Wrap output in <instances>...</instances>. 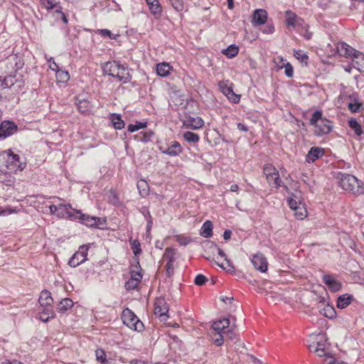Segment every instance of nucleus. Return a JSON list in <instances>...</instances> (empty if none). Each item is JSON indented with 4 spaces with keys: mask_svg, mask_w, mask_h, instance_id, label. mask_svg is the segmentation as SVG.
Here are the masks:
<instances>
[{
    "mask_svg": "<svg viewBox=\"0 0 364 364\" xmlns=\"http://www.w3.org/2000/svg\"><path fill=\"white\" fill-rule=\"evenodd\" d=\"M251 262L254 267L261 272H265L267 270V262L263 255L259 253L255 255Z\"/></svg>",
    "mask_w": 364,
    "mask_h": 364,
    "instance_id": "dca6fc26",
    "label": "nucleus"
},
{
    "mask_svg": "<svg viewBox=\"0 0 364 364\" xmlns=\"http://www.w3.org/2000/svg\"><path fill=\"white\" fill-rule=\"evenodd\" d=\"M267 20V13L265 10L259 9L255 10L252 14V23L255 26L263 25Z\"/></svg>",
    "mask_w": 364,
    "mask_h": 364,
    "instance_id": "6ab92c4d",
    "label": "nucleus"
},
{
    "mask_svg": "<svg viewBox=\"0 0 364 364\" xmlns=\"http://www.w3.org/2000/svg\"><path fill=\"white\" fill-rule=\"evenodd\" d=\"M90 245H81L78 250L69 259L68 264L76 267L87 260V252Z\"/></svg>",
    "mask_w": 364,
    "mask_h": 364,
    "instance_id": "1a4fd4ad",
    "label": "nucleus"
},
{
    "mask_svg": "<svg viewBox=\"0 0 364 364\" xmlns=\"http://www.w3.org/2000/svg\"><path fill=\"white\" fill-rule=\"evenodd\" d=\"M225 96L230 102L235 104L238 103L240 100V95L235 94L233 89L230 91V94H227Z\"/></svg>",
    "mask_w": 364,
    "mask_h": 364,
    "instance_id": "6e6d98bb",
    "label": "nucleus"
},
{
    "mask_svg": "<svg viewBox=\"0 0 364 364\" xmlns=\"http://www.w3.org/2000/svg\"><path fill=\"white\" fill-rule=\"evenodd\" d=\"M27 165L24 156L15 154L11 149L0 153V168L2 171L17 173L22 171Z\"/></svg>",
    "mask_w": 364,
    "mask_h": 364,
    "instance_id": "f257e3e1",
    "label": "nucleus"
},
{
    "mask_svg": "<svg viewBox=\"0 0 364 364\" xmlns=\"http://www.w3.org/2000/svg\"><path fill=\"white\" fill-rule=\"evenodd\" d=\"M38 302L42 309L39 312V318L43 322H47L49 319L54 318L55 312L53 308V299L50 292L47 290L42 291L38 299Z\"/></svg>",
    "mask_w": 364,
    "mask_h": 364,
    "instance_id": "20e7f679",
    "label": "nucleus"
},
{
    "mask_svg": "<svg viewBox=\"0 0 364 364\" xmlns=\"http://www.w3.org/2000/svg\"><path fill=\"white\" fill-rule=\"evenodd\" d=\"M13 213H16V210L12 209L11 208L7 207L4 208L0 207V216L9 215Z\"/></svg>",
    "mask_w": 364,
    "mask_h": 364,
    "instance_id": "0e129e2a",
    "label": "nucleus"
},
{
    "mask_svg": "<svg viewBox=\"0 0 364 364\" xmlns=\"http://www.w3.org/2000/svg\"><path fill=\"white\" fill-rule=\"evenodd\" d=\"M120 63L116 60L108 61L102 67L103 73L113 77H116V73L119 70Z\"/></svg>",
    "mask_w": 364,
    "mask_h": 364,
    "instance_id": "aec40b11",
    "label": "nucleus"
},
{
    "mask_svg": "<svg viewBox=\"0 0 364 364\" xmlns=\"http://www.w3.org/2000/svg\"><path fill=\"white\" fill-rule=\"evenodd\" d=\"M288 204L290 208L294 211V215L297 219L303 220L306 217V209L301 201H296L294 198H289Z\"/></svg>",
    "mask_w": 364,
    "mask_h": 364,
    "instance_id": "9b49d317",
    "label": "nucleus"
},
{
    "mask_svg": "<svg viewBox=\"0 0 364 364\" xmlns=\"http://www.w3.org/2000/svg\"><path fill=\"white\" fill-rule=\"evenodd\" d=\"M200 235L208 238L212 236L213 235V224L211 221L206 220L202 225L200 229Z\"/></svg>",
    "mask_w": 364,
    "mask_h": 364,
    "instance_id": "2f4dec72",
    "label": "nucleus"
},
{
    "mask_svg": "<svg viewBox=\"0 0 364 364\" xmlns=\"http://www.w3.org/2000/svg\"><path fill=\"white\" fill-rule=\"evenodd\" d=\"M110 119L113 126L117 129H122L124 127V122L122 119L121 115L119 114L113 113L110 116Z\"/></svg>",
    "mask_w": 364,
    "mask_h": 364,
    "instance_id": "72a5a7b5",
    "label": "nucleus"
},
{
    "mask_svg": "<svg viewBox=\"0 0 364 364\" xmlns=\"http://www.w3.org/2000/svg\"><path fill=\"white\" fill-rule=\"evenodd\" d=\"M54 198H56L60 203L56 205L52 204L49 205L50 213L52 215H55L58 218L77 220L75 217L77 209L73 208L69 203H63L64 200L60 198L55 197Z\"/></svg>",
    "mask_w": 364,
    "mask_h": 364,
    "instance_id": "7ed1b4c3",
    "label": "nucleus"
},
{
    "mask_svg": "<svg viewBox=\"0 0 364 364\" xmlns=\"http://www.w3.org/2000/svg\"><path fill=\"white\" fill-rule=\"evenodd\" d=\"M286 16V21L288 26H291L293 28L301 27L304 24V20L299 17L295 13L291 11H287L285 12Z\"/></svg>",
    "mask_w": 364,
    "mask_h": 364,
    "instance_id": "2eb2a0df",
    "label": "nucleus"
},
{
    "mask_svg": "<svg viewBox=\"0 0 364 364\" xmlns=\"http://www.w3.org/2000/svg\"><path fill=\"white\" fill-rule=\"evenodd\" d=\"M321 313L326 317L333 318L336 316V311L333 306L326 305L321 311Z\"/></svg>",
    "mask_w": 364,
    "mask_h": 364,
    "instance_id": "ea45409f",
    "label": "nucleus"
},
{
    "mask_svg": "<svg viewBox=\"0 0 364 364\" xmlns=\"http://www.w3.org/2000/svg\"><path fill=\"white\" fill-rule=\"evenodd\" d=\"M316 346L318 350H322L323 353H321L320 357L328 356V348L327 340L326 339L324 336H318L316 338Z\"/></svg>",
    "mask_w": 364,
    "mask_h": 364,
    "instance_id": "cd10ccee",
    "label": "nucleus"
},
{
    "mask_svg": "<svg viewBox=\"0 0 364 364\" xmlns=\"http://www.w3.org/2000/svg\"><path fill=\"white\" fill-rule=\"evenodd\" d=\"M230 320L223 318L213 322L212 325L213 331L225 333L226 330L230 326Z\"/></svg>",
    "mask_w": 364,
    "mask_h": 364,
    "instance_id": "4be33fe9",
    "label": "nucleus"
},
{
    "mask_svg": "<svg viewBox=\"0 0 364 364\" xmlns=\"http://www.w3.org/2000/svg\"><path fill=\"white\" fill-rule=\"evenodd\" d=\"M176 237V241L181 245H183V246H186L193 241V240L190 237H185L183 235H177Z\"/></svg>",
    "mask_w": 364,
    "mask_h": 364,
    "instance_id": "603ef678",
    "label": "nucleus"
},
{
    "mask_svg": "<svg viewBox=\"0 0 364 364\" xmlns=\"http://www.w3.org/2000/svg\"><path fill=\"white\" fill-rule=\"evenodd\" d=\"M23 65L24 63L23 60L16 55L12 56L7 60L8 68H11L17 72H19V70L23 68Z\"/></svg>",
    "mask_w": 364,
    "mask_h": 364,
    "instance_id": "c85d7f7f",
    "label": "nucleus"
},
{
    "mask_svg": "<svg viewBox=\"0 0 364 364\" xmlns=\"http://www.w3.org/2000/svg\"><path fill=\"white\" fill-rule=\"evenodd\" d=\"M263 172L269 186L277 188L282 186L279 171L274 166L269 164H265L263 168Z\"/></svg>",
    "mask_w": 364,
    "mask_h": 364,
    "instance_id": "6e6552de",
    "label": "nucleus"
},
{
    "mask_svg": "<svg viewBox=\"0 0 364 364\" xmlns=\"http://www.w3.org/2000/svg\"><path fill=\"white\" fill-rule=\"evenodd\" d=\"M307 27L308 25L305 23L303 26H301V29L304 31V32L302 33V36L306 40H310L313 36V33L307 29Z\"/></svg>",
    "mask_w": 364,
    "mask_h": 364,
    "instance_id": "680f3d73",
    "label": "nucleus"
},
{
    "mask_svg": "<svg viewBox=\"0 0 364 364\" xmlns=\"http://www.w3.org/2000/svg\"><path fill=\"white\" fill-rule=\"evenodd\" d=\"M212 247L213 249V251L215 250L218 252V255L220 257L224 258L225 261L226 262V266H224L223 264H219V266L223 269H225L227 272H233L235 267L232 262H230V260L228 259L225 253L216 245L212 244Z\"/></svg>",
    "mask_w": 364,
    "mask_h": 364,
    "instance_id": "5701e85b",
    "label": "nucleus"
},
{
    "mask_svg": "<svg viewBox=\"0 0 364 364\" xmlns=\"http://www.w3.org/2000/svg\"><path fill=\"white\" fill-rule=\"evenodd\" d=\"M95 356L97 362L100 363L101 364H108L106 353L102 348H97L95 350Z\"/></svg>",
    "mask_w": 364,
    "mask_h": 364,
    "instance_id": "37998d69",
    "label": "nucleus"
},
{
    "mask_svg": "<svg viewBox=\"0 0 364 364\" xmlns=\"http://www.w3.org/2000/svg\"><path fill=\"white\" fill-rule=\"evenodd\" d=\"M176 250L173 247H167L164 254V259L167 260V262H174L175 261Z\"/></svg>",
    "mask_w": 364,
    "mask_h": 364,
    "instance_id": "79ce46f5",
    "label": "nucleus"
},
{
    "mask_svg": "<svg viewBox=\"0 0 364 364\" xmlns=\"http://www.w3.org/2000/svg\"><path fill=\"white\" fill-rule=\"evenodd\" d=\"M137 188L139 194L142 197H145L149 193V187L147 182L144 180H139L137 183Z\"/></svg>",
    "mask_w": 364,
    "mask_h": 364,
    "instance_id": "c9c22d12",
    "label": "nucleus"
},
{
    "mask_svg": "<svg viewBox=\"0 0 364 364\" xmlns=\"http://www.w3.org/2000/svg\"><path fill=\"white\" fill-rule=\"evenodd\" d=\"M147 122H136L135 124H130L128 125L127 129L129 132H134L140 129L146 128Z\"/></svg>",
    "mask_w": 364,
    "mask_h": 364,
    "instance_id": "49530a36",
    "label": "nucleus"
},
{
    "mask_svg": "<svg viewBox=\"0 0 364 364\" xmlns=\"http://www.w3.org/2000/svg\"><path fill=\"white\" fill-rule=\"evenodd\" d=\"M172 6L177 11H181L183 9V0H170Z\"/></svg>",
    "mask_w": 364,
    "mask_h": 364,
    "instance_id": "4d7b16f0",
    "label": "nucleus"
},
{
    "mask_svg": "<svg viewBox=\"0 0 364 364\" xmlns=\"http://www.w3.org/2000/svg\"><path fill=\"white\" fill-rule=\"evenodd\" d=\"M119 70L116 73V78L118 79L119 81L123 83H127L131 81L132 76L129 73L128 68L124 65L120 63Z\"/></svg>",
    "mask_w": 364,
    "mask_h": 364,
    "instance_id": "b1692460",
    "label": "nucleus"
},
{
    "mask_svg": "<svg viewBox=\"0 0 364 364\" xmlns=\"http://www.w3.org/2000/svg\"><path fill=\"white\" fill-rule=\"evenodd\" d=\"M183 139L188 142L196 143L200 139L199 135L192 132H186L183 133Z\"/></svg>",
    "mask_w": 364,
    "mask_h": 364,
    "instance_id": "a18cd8bd",
    "label": "nucleus"
},
{
    "mask_svg": "<svg viewBox=\"0 0 364 364\" xmlns=\"http://www.w3.org/2000/svg\"><path fill=\"white\" fill-rule=\"evenodd\" d=\"M139 284V282H136L135 281H133L131 279H129L125 283V287L127 290H133L138 287Z\"/></svg>",
    "mask_w": 364,
    "mask_h": 364,
    "instance_id": "e2e57ef3",
    "label": "nucleus"
},
{
    "mask_svg": "<svg viewBox=\"0 0 364 364\" xmlns=\"http://www.w3.org/2000/svg\"><path fill=\"white\" fill-rule=\"evenodd\" d=\"M17 130V126L11 121H4L0 124V139H5L14 134Z\"/></svg>",
    "mask_w": 364,
    "mask_h": 364,
    "instance_id": "4468645a",
    "label": "nucleus"
},
{
    "mask_svg": "<svg viewBox=\"0 0 364 364\" xmlns=\"http://www.w3.org/2000/svg\"><path fill=\"white\" fill-rule=\"evenodd\" d=\"M130 279L136 282L140 283L142 279V274L140 272H132Z\"/></svg>",
    "mask_w": 364,
    "mask_h": 364,
    "instance_id": "69168bd1",
    "label": "nucleus"
},
{
    "mask_svg": "<svg viewBox=\"0 0 364 364\" xmlns=\"http://www.w3.org/2000/svg\"><path fill=\"white\" fill-rule=\"evenodd\" d=\"M55 77L57 81L61 83L67 82L70 79L69 73L66 70H63L62 69L58 70L55 72Z\"/></svg>",
    "mask_w": 364,
    "mask_h": 364,
    "instance_id": "4c0bfd02",
    "label": "nucleus"
},
{
    "mask_svg": "<svg viewBox=\"0 0 364 364\" xmlns=\"http://www.w3.org/2000/svg\"><path fill=\"white\" fill-rule=\"evenodd\" d=\"M75 217L77 218V220H79L80 223L90 228H99L102 222L105 221L100 218L84 214L80 210H76Z\"/></svg>",
    "mask_w": 364,
    "mask_h": 364,
    "instance_id": "9d476101",
    "label": "nucleus"
},
{
    "mask_svg": "<svg viewBox=\"0 0 364 364\" xmlns=\"http://www.w3.org/2000/svg\"><path fill=\"white\" fill-rule=\"evenodd\" d=\"M351 301V296H348L347 294L340 296L337 300V307L341 309H345L350 304Z\"/></svg>",
    "mask_w": 364,
    "mask_h": 364,
    "instance_id": "f704fd0d",
    "label": "nucleus"
},
{
    "mask_svg": "<svg viewBox=\"0 0 364 364\" xmlns=\"http://www.w3.org/2000/svg\"><path fill=\"white\" fill-rule=\"evenodd\" d=\"M309 123L314 127V133L318 136L328 134L333 126L331 121L322 117L321 111L314 112L310 118Z\"/></svg>",
    "mask_w": 364,
    "mask_h": 364,
    "instance_id": "39448f33",
    "label": "nucleus"
},
{
    "mask_svg": "<svg viewBox=\"0 0 364 364\" xmlns=\"http://www.w3.org/2000/svg\"><path fill=\"white\" fill-rule=\"evenodd\" d=\"M232 84L230 83L228 80L227 81H220L218 83L220 90L226 95L227 94H230V91L232 90Z\"/></svg>",
    "mask_w": 364,
    "mask_h": 364,
    "instance_id": "a19ab883",
    "label": "nucleus"
},
{
    "mask_svg": "<svg viewBox=\"0 0 364 364\" xmlns=\"http://www.w3.org/2000/svg\"><path fill=\"white\" fill-rule=\"evenodd\" d=\"M348 125L350 128L353 130L357 136H360L363 132L360 124L355 118H350L348 120Z\"/></svg>",
    "mask_w": 364,
    "mask_h": 364,
    "instance_id": "473e14b6",
    "label": "nucleus"
},
{
    "mask_svg": "<svg viewBox=\"0 0 364 364\" xmlns=\"http://www.w3.org/2000/svg\"><path fill=\"white\" fill-rule=\"evenodd\" d=\"M122 319L124 325L136 331L141 332L144 330V324L129 309H125L122 314Z\"/></svg>",
    "mask_w": 364,
    "mask_h": 364,
    "instance_id": "0eeeda50",
    "label": "nucleus"
},
{
    "mask_svg": "<svg viewBox=\"0 0 364 364\" xmlns=\"http://www.w3.org/2000/svg\"><path fill=\"white\" fill-rule=\"evenodd\" d=\"M166 274L168 277H171L173 274V262H166Z\"/></svg>",
    "mask_w": 364,
    "mask_h": 364,
    "instance_id": "774afa93",
    "label": "nucleus"
},
{
    "mask_svg": "<svg viewBox=\"0 0 364 364\" xmlns=\"http://www.w3.org/2000/svg\"><path fill=\"white\" fill-rule=\"evenodd\" d=\"M212 341L217 346H220L225 341V333L213 331L211 335Z\"/></svg>",
    "mask_w": 364,
    "mask_h": 364,
    "instance_id": "58836bf2",
    "label": "nucleus"
},
{
    "mask_svg": "<svg viewBox=\"0 0 364 364\" xmlns=\"http://www.w3.org/2000/svg\"><path fill=\"white\" fill-rule=\"evenodd\" d=\"M323 155V149L318 146H313L309 151L306 156V161L308 163H313L316 160L322 157Z\"/></svg>",
    "mask_w": 364,
    "mask_h": 364,
    "instance_id": "412c9836",
    "label": "nucleus"
},
{
    "mask_svg": "<svg viewBox=\"0 0 364 364\" xmlns=\"http://www.w3.org/2000/svg\"><path fill=\"white\" fill-rule=\"evenodd\" d=\"M159 149L161 153L172 157L179 156L183 151L181 144L177 141H172L168 147L159 146Z\"/></svg>",
    "mask_w": 364,
    "mask_h": 364,
    "instance_id": "ddd939ff",
    "label": "nucleus"
},
{
    "mask_svg": "<svg viewBox=\"0 0 364 364\" xmlns=\"http://www.w3.org/2000/svg\"><path fill=\"white\" fill-rule=\"evenodd\" d=\"M340 186L353 195L359 196L364 193L362 183L354 176L347 173H338Z\"/></svg>",
    "mask_w": 364,
    "mask_h": 364,
    "instance_id": "f03ea898",
    "label": "nucleus"
},
{
    "mask_svg": "<svg viewBox=\"0 0 364 364\" xmlns=\"http://www.w3.org/2000/svg\"><path fill=\"white\" fill-rule=\"evenodd\" d=\"M225 96L230 102L235 104L238 103L240 100V95L235 94L233 89L230 91V94H227Z\"/></svg>",
    "mask_w": 364,
    "mask_h": 364,
    "instance_id": "5fc2aeb1",
    "label": "nucleus"
},
{
    "mask_svg": "<svg viewBox=\"0 0 364 364\" xmlns=\"http://www.w3.org/2000/svg\"><path fill=\"white\" fill-rule=\"evenodd\" d=\"M323 282L328 287V288L333 292H337L342 288L341 283L336 280L332 275H324L323 277Z\"/></svg>",
    "mask_w": 364,
    "mask_h": 364,
    "instance_id": "a211bd4d",
    "label": "nucleus"
},
{
    "mask_svg": "<svg viewBox=\"0 0 364 364\" xmlns=\"http://www.w3.org/2000/svg\"><path fill=\"white\" fill-rule=\"evenodd\" d=\"M183 125L187 128H192L193 129H198L201 128L204 125L203 120L199 117H188L184 122Z\"/></svg>",
    "mask_w": 364,
    "mask_h": 364,
    "instance_id": "393cba45",
    "label": "nucleus"
},
{
    "mask_svg": "<svg viewBox=\"0 0 364 364\" xmlns=\"http://www.w3.org/2000/svg\"><path fill=\"white\" fill-rule=\"evenodd\" d=\"M154 133L151 131L140 132L139 134L134 136V139L142 142H147L151 139Z\"/></svg>",
    "mask_w": 364,
    "mask_h": 364,
    "instance_id": "c03bdc74",
    "label": "nucleus"
},
{
    "mask_svg": "<svg viewBox=\"0 0 364 364\" xmlns=\"http://www.w3.org/2000/svg\"><path fill=\"white\" fill-rule=\"evenodd\" d=\"M41 5L47 10H51L57 6L56 0H39Z\"/></svg>",
    "mask_w": 364,
    "mask_h": 364,
    "instance_id": "de8ad7c7",
    "label": "nucleus"
},
{
    "mask_svg": "<svg viewBox=\"0 0 364 364\" xmlns=\"http://www.w3.org/2000/svg\"><path fill=\"white\" fill-rule=\"evenodd\" d=\"M309 348L311 352L315 353L319 357L321 355V353H323L322 350L318 349V347L316 346V340L314 341H313L311 344H309Z\"/></svg>",
    "mask_w": 364,
    "mask_h": 364,
    "instance_id": "052dcab7",
    "label": "nucleus"
},
{
    "mask_svg": "<svg viewBox=\"0 0 364 364\" xmlns=\"http://www.w3.org/2000/svg\"><path fill=\"white\" fill-rule=\"evenodd\" d=\"M337 51L341 56L352 58L358 50L350 46L345 42H341L337 45Z\"/></svg>",
    "mask_w": 364,
    "mask_h": 364,
    "instance_id": "f3484780",
    "label": "nucleus"
},
{
    "mask_svg": "<svg viewBox=\"0 0 364 364\" xmlns=\"http://www.w3.org/2000/svg\"><path fill=\"white\" fill-rule=\"evenodd\" d=\"M284 68V73H285V75L288 77H293V75H294V69H293V67L291 66V65L289 63H284L283 66Z\"/></svg>",
    "mask_w": 364,
    "mask_h": 364,
    "instance_id": "13d9d810",
    "label": "nucleus"
},
{
    "mask_svg": "<svg viewBox=\"0 0 364 364\" xmlns=\"http://www.w3.org/2000/svg\"><path fill=\"white\" fill-rule=\"evenodd\" d=\"M294 55L297 60H300L301 62H305L306 63L309 58L307 54L301 50H294Z\"/></svg>",
    "mask_w": 364,
    "mask_h": 364,
    "instance_id": "3c124183",
    "label": "nucleus"
},
{
    "mask_svg": "<svg viewBox=\"0 0 364 364\" xmlns=\"http://www.w3.org/2000/svg\"><path fill=\"white\" fill-rule=\"evenodd\" d=\"M362 106V103L358 101V99H354V101L348 103V107L351 112H358L360 107Z\"/></svg>",
    "mask_w": 364,
    "mask_h": 364,
    "instance_id": "8fccbe9b",
    "label": "nucleus"
},
{
    "mask_svg": "<svg viewBox=\"0 0 364 364\" xmlns=\"http://www.w3.org/2000/svg\"><path fill=\"white\" fill-rule=\"evenodd\" d=\"M131 246L134 255L137 256L141 253L140 243L138 240L131 241Z\"/></svg>",
    "mask_w": 364,
    "mask_h": 364,
    "instance_id": "864d4df0",
    "label": "nucleus"
},
{
    "mask_svg": "<svg viewBox=\"0 0 364 364\" xmlns=\"http://www.w3.org/2000/svg\"><path fill=\"white\" fill-rule=\"evenodd\" d=\"M207 282V278L203 274H197L194 279L195 284L202 286Z\"/></svg>",
    "mask_w": 364,
    "mask_h": 364,
    "instance_id": "bf43d9fd",
    "label": "nucleus"
},
{
    "mask_svg": "<svg viewBox=\"0 0 364 364\" xmlns=\"http://www.w3.org/2000/svg\"><path fill=\"white\" fill-rule=\"evenodd\" d=\"M48 63L49 64V68L50 70H52L55 72L60 70L58 65L55 62V60L53 58H50L49 59H48Z\"/></svg>",
    "mask_w": 364,
    "mask_h": 364,
    "instance_id": "338daca9",
    "label": "nucleus"
},
{
    "mask_svg": "<svg viewBox=\"0 0 364 364\" xmlns=\"http://www.w3.org/2000/svg\"><path fill=\"white\" fill-rule=\"evenodd\" d=\"M172 68L167 63H161L156 65V73L161 77H166L171 73Z\"/></svg>",
    "mask_w": 364,
    "mask_h": 364,
    "instance_id": "7c9ffc66",
    "label": "nucleus"
},
{
    "mask_svg": "<svg viewBox=\"0 0 364 364\" xmlns=\"http://www.w3.org/2000/svg\"><path fill=\"white\" fill-rule=\"evenodd\" d=\"M25 85L23 75L16 70L11 71L5 77L0 76V87L1 89L13 88L14 91L21 90Z\"/></svg>",
    "mask_w": 364,
    "mask_h": 364,
    "instance_id": "423d86ee",
    "label": "nucleus"
},
{
    "mask_svg": "<svg viewBox=\"0 0 364 364\" xmlns=\"http://www.w3.org/2000/svg\"><path fill=\"white\" fill-rule=\"evenodd\" d=\"M151 13L156 17L160 18L162 13L161 6L158 0H146Z\"/></svg>",
    "mask_w": 364,
    "mask_h": 364,
    "instance_id": "bb28decb",
    "label": "nucleus"
},
{
    "mask_svg": "<svg viewBox=\"0 0 364 364\" xmlns=\"http://www.w3.org/2000/svg\"><path fill=\"white\" fill-rule=\"evenodd\" d=\"M355 53L353 58H351L353 67L360 72L364 73V54L358 50Z\"/></svg>",
    "mask_w": 364,
    "mask_h": 364,
    "instance_id": "a878e982",
    "label": "nucleus"
},
{
    "mask_svg": "<svg viewBox=\"0 0 364 364\" xmlns=\"http://www.w3.org/2000/svg\"><path fill=\"white\" fill-rule=\"evenodd\" d=\"M168 311V307L164 298H156L154 303V314L159 316L161 321H166V314Z\"/></svg>",
    "mask_w": 364,
    "mask_h": 364,
    "instance_id": "f8f14e48",
    "label": "nucleus"
},
{
    "mask_svg": "<svg viewBox=\"0 0 364 364\" xmlns=\"http://www.w3.org/2000/svg\"><path fill=\"white\" fill-rule=\"evenodd\" d=\"M77 105L78 110L82 113L87 112L90 108V102L85 100H79Z\"/></svg>",
    "mask_w": 364,
    "mask_h": 364,
    "instance_id": "09e8293b",
    "label": "nucleus"
},
{
    "mask_svg": "<svg viewBox=\"0 0 364 364\" xmlns=\"http://www.w3.org/2000/svg\"><path fill=\"white\" fill-rule=\"evenodd\" d=\"M73 306V301L70 298L63 299L57 306V311L60 313H65Z\"/></svg>",
    "mask_w": 364,
    "mask_h": 364,
    "instance_id": "c756f323",
    "label": "nucleus"
},
{
    "mask_svg": "<svg viewBox=\"0 0 364 364\" xmlns=\"http://www.w3.org/2000/svg\"><path fill=\"white\" fill-rule=\"evenodd\" d=\"M239 52V48L235 45H230L226 49L223 50L222 53L226 55L228 58H232L235 57Z\"/></svg>",
    "mask_w": 364,
    "mask_h": 364,
    "instance_id": "e433bc0d",
    "label": "nucleus"
}]
</instances>
